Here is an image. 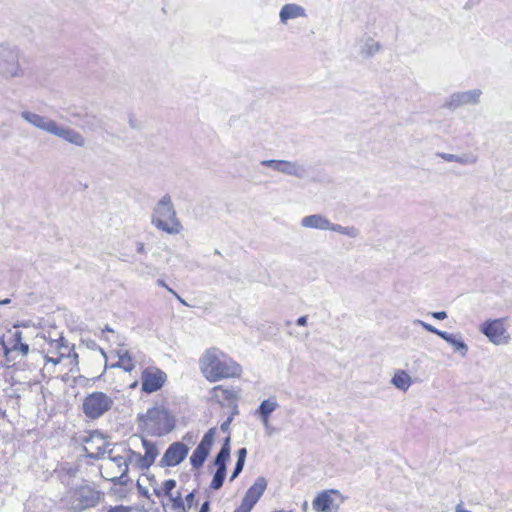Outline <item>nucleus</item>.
Listing matches in <instances>:
<instances>
[{
	"instance_id": "obj_51",
	"label": "nucleus",
	"mask_w": 512,
	"mask_h": 512,
	"mask_svg": "<svg viewBox=\"0 0 512 512\" xmlns=\"http://www.w3.org/2000/svg\"><path fill=\"white\" fill-rule=\"evenodd\" d=\"M157 282H158V284H159L160 286L166 287V285H165L164 281H162V280H158Z\"/></svg>"
},
{
	"instance_id": "obj_22",
	"label": "nucleus",
	"mask_w": 512,
	"mask_h": 512,
	"mask_svg": "<svg viewBox=\"0 0 512 512\" xmlns=\"http://www.w3.org/2000/svg\"><path fill=\"white\" fill-rule=\"evenodd\" d=\"M381 50V44L371 37H366L360 41L359 53L365 58L373 57Z\"/></svg>"
},
{
	"instance_id": "obj_18",
	"label": "nucleus",
	"mask_w": 512,
	"mask_h": 512,
	"mask_svg": "<svg viewBox=\"0 0 512 512\" xmlns=\"http://www.w3.org/2000/svg\"><path fill=\"white\" fill-rule=\"evenodd\" d=\"M132 442L135 445V442H140L145 450V454L143 459H141V469H148L155 461L156 457L159 454V451L155 444L152 442L142 438L135 436L132 438Z\"/></svg>"
},
{
	"instance_id": "obj_47",
	"label": "nucleus",
	"mask_w": 512,
	"mask_h": 512,
	"mask_svg": "<svg viewBox=\"0 0 512 512\" xmlns=\"http://www.w3.org/2000/svg\"><path fill=\"white\" fill-rule=\"evenodd\" d=\"M137 252L138 253H144L145 252V246H144V243L142 242H138L137 243Z\"/></svg>"
},
{
	"instance_id": "obj_29",
	"label": "nucleus",
	"mask_w": 512,
	"mask_h": 512,
	"mask_svg": "<svg viewBox=\"0 0 512 512\" xmlns=\"http://www.w3.org/2000/svg\"><path fill=\"white\" fill-rule=\"evenodd\" d=\"M50 348L47 351V354H52L57 352L60 355V352H66V356L69 354V347L64 344V338L59 337L58 339H52L49 342Z\"/></svg>"
},
{
	"instance_id": "obj_33",
	"label": "nucleus",
	"mask_w": 512,
	"mask_h": 512,
	"mask_svg": "<svg viewBox=\"0 0 512 512\" xmlns=\"http://www.w3.org/2000/svg\"><path fill=\"white\" fill-rule=\"evenodd\" d=\"M170 501L172 502V507L176 512H186V508L184 506V502L181 498L180 492L177 493L176 496L173 494L168 496Z\"/></svg>"
},
{
	"instance_id": "obj_23",
	"label": "nucleus",
	"mask_w": 512,
	"mask_h": 512,
	"mask_svg": "<svg viewBox=\"0 0 512 512\" xmlns=\"http://www.w3.org/2000/svg\"><path fill=\"white\" fill-rule=\"evenodd\" d=\"M332 504L333 498L327 491L318 494L317 497L313 500V508L317 511L331 512Z\"/></svg>"
},
{
	"instance_id": "obj_6",
	"label": "nucleus",
	"mask_w": 512,
	"mask_h": 512,
	"mask_svg": "<svg viewBox=\"0 0 512 512\" xmlns=\"http://www.w3.org/2000/svg\"><path fill=\"white\" fill-rule=\"evenodd\" d=\"M108 459L101 465L102 476L114 484L126 485L128 482V458L116 454L115 449L109 450Z\"/></svg>"
},
{
	"instance_id": "obj_46",
	"label": "nucleus",
	"mask_w": 512,
	"mask_h": 512,
	"mask_svg": "<svg viewBox=\"0 0 512 512\" xmlns=\"http://www.w3.org/2000/svg\"><path fill=\"white\" fill-rule=\"evenodd\" d=\"M264 427H269V416H259Z\"/></svg>"
},
{
	"instance_id": "obj_35",
	"label": "nucleus",
	"mask_w": 512,
	"mask_h": 512,
	"mask_svg": "<svg viewBox=\"0 0 512 512\" xmlns=\"http://www.w3.org/2000/svg\"><path fill=\"white\" fill-rule=\"evenodd\" d=\"M12 350L13 351H18L22 355H27L28 352H29V346H28V344L23 343V342L13 343Z\"/></svg>"
},
{
	"instance_id": "obj_44",
	"label": "nucleus",
	"mask_w": 512,
	"mask_h": 512,
	"mask_svg": "<svg viewBox=\"0 0 512 512\" xmlns=\"http://www.w3.org/2000/svg\"><path fill=\"white\" fill-rule=\"evenodd\" d=\"M297 325L305 326L307 324V316H301L296 321Z\"/></svg>"
},
{
	"instance_id": "obj_25",
	"label": "nucleus",
	"mask_w": 512,
	"mask_h": 512,
	"mask_svg": "<svg viewBox=\"0 0 512 512\" xmlns=\"http://www.w3.org/2000/svg\"><path fill=\"white\" fill-rule=\"evenodd\" d=\"M391 383L401 391H407L412 384L410 375L405 371H398L393 376Z\"/></svg>"
},
{
	"instance_id": "obj_3",
	"label": "nucleus",
	"mask_w": 512,
	"mask_h": 512,
	"mask_svg": "<svg viewBox=\"0 0 512 512\" xmlns=\"http://www.w3.org/2000/svg\"><path fill=\"white\" fill-rule=\"evenodd\" d=\"M101 496L102 492L94 486L82 483L70 488L62 501L68 509L74 512H82L96 507L100 502Z\"/></svg>"
},
{
	"instance_id": "obj_13",
	"label": "nucleus",
	"mask_w": 512,
	"mask_h": 512,
	"mask_svg": "<svg viewBox=\"0 0 512 512\" xmlns=\"http://www.w3.org/2000/svg\"><path fill=\"white\" fill-rule=\"evenodd\" d=\"M261 165L269 167L279 173H282V174H285L288 176H294L297 178H304L307 174V170H306L305 166L298 162L271 159V160L261 161Z\"/></svg>"
},
{
	"instance_id": "obj_43",
	"label": "nucleus",
	"mask_w": 512,
	"mask_h": 512,
	"mask_svg": "<svg viewBox=\"0 0 512 512\" xmlns=\"http://www.w3.org/2000/svg\"><path fill=\"white\" fill-rule=\"evenodd\" d=\"M193 501H194V493L191 492L189 493L187 496H186V502H187V505H188V508H190L193 504Z\"/></svg>"
},
{
	"instance_id": "obj_15",
	"label": "nucleus",
	"mask_w": 512,
	"mask_h": 512,
	"mask_svg": "<svg viewBox=\"0 0 512 512\" xmlns=\"http://www.w3.org/2000/svg\"><path fill=\"white\" fill-rule=\"evenodd\" d=\"M216 428L209 429L203 436L193 454L190 457V463L194 468H200L205 462L214 441Z\"/></svg>"
},
{
	"instance_id": "obj_37",
	"label": "nucleus",
	"mask_w": 512,
	"mask_h": 512,
	"mask_svg": "<svg viewBox=\"0 0 512 512\" xmlns=\"http://www.w3.org/2000/svg\"><path fill=\"white\" fill-rule=\"evenodd\" d=\"M244 464L245 463H241V462H238V461L236 462L234 471H233V473H232V475L230 477V481H233L234 479H236L238 477V475L243 470Z\"/></svg>"
},
{
	"instance_id": "obj_26",
	"label": "nucleus",
	"mask_w": 512,
	"mask_h": 512,
	"mask_svg": "<svg viewBox=\"0 0 512 512\" xmlns=\"http://www.w3.org/2000/svg\"><path fill=\"white\" fill-rule=\"evenodd\" d=\"M327 230L346 235L350 238H357L360 235V230L355 226H342L331 221H329Z\"/></svg>"
},
{
	"instance_id": "obj_9",
	"label": "nucleus",
	"mask_w": 512,
	"mask_h": 512,
	"mask_svg": "<svg viewBox=\"0 0 512 512\" xmlns=\"http://www.w3.org/2000/svg\"><path fill=\"white\" fill-rule=\"evenodd\" d=\"M507 318L488 319L480 324L479 330L494 345H507L511 336L505 326Z\"/></svg>"
},
{
	"instance_id": "obj_27",
	"label": "nucleus",
	"mask_w": 512,
	"mask_h": 512,
	"mask_svg": "<svg viewBox=\"0 0 512 512\" xmlns=\"http://www.w3.org/2000/svg\"><path fill=\"white\" fill-rule=\"evenodd\" d=\"M212 397L217 400L218 402H221L223 400H231L236 398V393L232 389L224 388L223 386H215L212 391Z\"/></svg>"
},
{
	"instance_id": "obj_7",
	"label": "nucleus",
	"mask_w": 512,
	"mask_h": 512,
	"mask_svg": "<svg viewBox=\"0 0 512 512\" xmlns=\"http://www.w3.org/2000/svg\"><path fill=\"white\" fill-rule=\"evenodd\" d=\"M0 74L6 79L19 78L24 75L17 46L8 43L0 44Z\"/></svg>"
},
{
	"instance_id": "obj_31",
	"label": "nucleus",
	"mask_w": 512,
	"mask_h": 512,
	"mask_svg": "<svg viewBox=\"0 0 512 512\" xmlns=\"http://www.w3.org/2000/svg\"><path fill=\"white\" fill-rule=\"evenodd\" d=\"M175 486H176V481L173 479H169L163 483V486L161 489L154 488V493L158 497H160L161 495H165L168 497V496L172 495V490L175 488Z\"/></svg>"
},
{
	"instance_id": "obj_39",
	"label": "nucleus",
	"mask_w": 512,
	"mask_h": 512,
	"mask_svg": "<svg viewBox=\"0 0 512 512\" xmlns=\"http://www.w3.org/2000/svg\"><path fill=\"white\" fill-rule=\"evenodd\" d=\"M247 456V449L241 448L237 451V461L241 463H245V459Z\"/></svg>"
},
{
	"instance_id": "obj_30",
	"label": "nucleus",
	"mask_w": 512,
	"mask_h": 512,
	"mask_svg": "<svg viewBox=\"0 0 512 512\" xmlns=\"http://www.w3.org/2000/svg\"><path fill=\"white\" fill-rule=\"evenodd\" d=\"M226 476V469L223 468H217L213 479L211 481L210 487L214 490H218L222 487L224 479Z\"/></svg>"
},
{
	"instance_id": "obj_24",
	"label": "nucleus",
	"mask_w": 512,
	"mask_h": 512,
	"mask_svg": "<svg viewBox=\"0 0 512 512\" xmlns=\"http://www.w3.org/2000/svg\"><path fill=\"white\" fill-rule=\"evenodd\" d=\"M230 458V436H228L214 459V465L217 468L226 469V462Z\"/></svg>"
},
{
	"instance_id": "obj_21",
	"label": "nucleus",
	"mask_w": 512,
	"mask_h": 512,
	"mask_svg": "<svg viewBox=\"0 0 512 512\" xmlns=\"http://www.w3.org/2000/svg\"><path fill=\"white\" fill-rule=\"evenodd\" d=\"M437 156L441 157L447 162H457L462 165H474L477 163L478 158L473 153H464L461 155L439 152Z\"/></svg>"
},
{
	"instance_id": "obj_48",
	"label": "nucleus",
	"mask_w": 512,
	"mask_h": 512,
	"mask_svg": "<svg viewBox=\"0 0 512 512\" xmlns=\"http://www.w3.org/2000/svg\"><path fill=\"white\" fill-rule=\"evenodd\" d=\"M455 512H470L466 508H464L463 504H458L455 508Z\"/></svg>"
},
{
	"instance_id": "obj_50",
	"label": "nucleus",
	"mask_w": 512,
	"mask_h": 512,
	"mask_svg": "<svg viewBox=\"0 0 512 512\" xmlns=\"http://www.w3.org/2000/svg\"><path fill=\"white\" fill-rule=\"evenodd\" d=\"M11 302V300L9 298H6L4 300H0V305H6V304H9Z\"/></svg>"
},
{
	"instance_id": "obj_38",
	"label": "nucleus",
	"mask_w": 512,
	"mask_h": 512,
	"mask_svg": "<svg viewBox=\"0 0 512 512\" xmlns=\"http://www.w3.org/2000/svg\"><path fill=\"white\" fill-rule=\"evenodd\" d=\"M131 510L132 509L130 507L118 505V506L110 507L108 512H131Z\"/></svg>"
},
{
	"instance_id": "obj_53",
	"label": "nucleus",
	"mask_w": 512,
	"mask_h": 512,
	"mask_svg": "<svg viewBox=\"0 0 512 512\" xmlns=\"http://www.w3.org/2000/svg\"><path fill=\"white\" fill-rule=\"evenodd\" d=\"M303 508H304V510H306V509H307V502H304V504H303Z\"/></svg>"
},
{
	"instance_id": "obj_1",
	"label": "nucleus",
	"mask_w": 512,
	"mask_h": 512,
	"mask_svg": "<svg viewBox=\"0 0 512 512\" xmlns=\"http://www.w3.org/2000/svg\"><path fill=\"white\" fill-rule=\"evenodd\" d=\"M199 368L209 382L238 378L242 367L216 347L207 349L199 359Z\"/></svg>"
},
{
	"instance_id": "obj_20",
	"label": "nucleus",
	"mask_w": 512,
	"mask_h": 512,
	"mask_svg": "<svg viewBox=\"0 0 512 512\" xmlns=\"http://www.w3.org/2000/svg\"><path fill=\"white\" fill-rule=\"evenodd\" d=\"M329 219L322 214H312L302 218L301 226L308 229L327 230Z\"/></svg>"
},
{
	"instance_id": "obj_49",
	"label": "nucleus",
	"mask_w": 512,
	"mask_h": 512,
	"mask_svg": "<svg viewBox=\"0 0 512 512\" xmlns=\"http://www.w3.org/2000/svg\"><path fill=\"white\" fill-rule=\"evenodd\" d=\"M168 290H169L170 292H172V293H173V294L178 298V300H179L182 304H184V305H186V306L188 305V304H187V303H186L182 298H180V297H179V296H178V295H177V294H176L172 289H168Z\"/></svg>"
},
{
	"instance_id": "obj_8",
	"label": "nucleus",
	"mask_w": 512,
	"mask_h": 512,
	"mask_svg": "<svg viewBox=\"0 0 512 512\" xmlns=\"http://www.w3.org/2000/svg\"><path fill=\"white\" fill-rule=\"evenodd\" d=\"M114 405V398L102 391H94L88 394L82 403L84 415L96 420L111 410Z\"/></svg>"
},
{
	"instance_id": "obj_11",
	"label": "nucleus",
	"mask_w": 512,
	"mask_h": 512,
	"mask_svg": "<svg viewBox=\"0 0 512 512\" xmlns=\"http://www.w3.org/2000/svg\"><path fill=\"white\" fill-rule=\"evenodd\" d=\"M413 324L420 325L426 331L438 335L439 337H441L443 340H445L447 343H449L453 347L454 352L459 353L462 357L466 356L469 348H468V345L462 340L461 336H457V335H453V334H450L445 331H441L420 319L414 320Z\"/></svg>"
},
{
	"instance_id": "obj_10",
	"label": "nucleus",
	"mask_w": 512,
	"mask_h": 512,
	"mask_svg": "<svg viewBox=\"0 0 512 512\" xmlns=\"http://www.w3.org/2000/svg\"><path fill=\"white\" fill-rule=\"evenodd\" d=\"M83 443L86 456L91 459H102L109 453V450L114 449V445L98 431L90 433L83 439Z\"/></svg>"
},
{
	"instance_id": "obj_32",
	"label": "nucleus",
	"mask_w": 512,
	"mask_h": 512,
	"mask_svg": "<svg viewBox=\"0 0 512 512\" xmlns=\"http://www.w3.org/2000/svg\"><path fill=\"white\" fill-rule=\"evenodd\" d=\"M118 366L122 367L125 371L130 372L134 368L132 359L127 351L119 355Z\"/></svg>"
},
{
	"instance_id": "obj_5",
	"label": "nucleus",
	"mask_w": 512,
	"mask_h": 512,
	"mask_svg": "<svg viewBox=\"0 0 512 512\" xmlns=\"http://www.w3.org/2000/svg\"><path fill=\"white\" fill-rule=\"evenodd\" d=\"M138 420L145 430L152 435H164L173 429V420L164 408L153 407L145 414L138 416Z\"/></svg>"
},
{
	"instance_id": "obj_12",
	"label": "nucleus",
	"mask_w": 512,
	"mask_h": 512,
	"mask_svg": "<svg viewBox=\"0 0 512 512\" xmlns=\"http://www.w3.org/2000/svg\"><path fill=\"white\" fill-rule=\"evenodd\" d=\"M267 488V480L264 477H258L253 485L247 490L242 499L241 505L233 512H251L255 504L261 498Z\"/></svg>"
},
{
	"instance_id": "obj_45",
	"label": "nucleus",
	"mask_w": 512,
	"mask_h": 512,
	"mask_svg": "<svg viewBox=\"0 0 512 512\" xmlns=\"http://www.w3.org/2000/svg\"><path fill=\"white\" fill-rule=\"evenodd\" d=\"M210 511V503L206 501L202 504L199 512H209Z\"/></svg>"
},
{
	"instance_id": "obj_19",
	"label": "nucleus",
	"mask_w": 512,
	"mask_h": 512,
	"mask_svg": "<svg viewBox=\"0 0 512 512\" xmlns=\"http://www.w3.org/2000/svg\"><path fill=\"white\" fill-rule=\"evenodd\" d=\"M306 16L305 8L295 3L285 4L279 12V18L282 24H287L289 20L304 18Z\"/></svg>"
},
{
	"instance_id": "obj_14",
	"label": "nucleus",
	"mask_w": 512,
	"mask_h": 512,
	"mask_svg": "<svg viewBox=\"0 0 512 512\" xmlns=\"http://www.w3.org/2000/svg\"><path fill=\"white\" fill-rule=\"evenodd\" d=\"M481 95L482 90L480 89L455 92L448 97L445 106L455 110L466 105H476L480 102Z\"/></svg>"
},
{
	"instance_id": "obj_16",
	"label": "nucleus",
	"mask_w": 512,
	"mask_h": 512,
	"mask_svg": "<svg viewBox=\"0 0 512 512\" xmlns=\"http://www.w3.org/2000/svg\"><path fill=\"white\" fill-rule=\"evenodd\" d=\"M166 381V374L156 368H147L142 372V390L147 393L158 391Z\"/></svg>"
},
{
	"instance_id": "obj_4",
	"label": "nucleus",
	"mask_w": 512,
	"mask_h": 512,
	"mask_svg": "<svg viewBox=\"0 0 512 512\" xmlns=\"http://www.w3.org/2000/svg\"><path fill=\"white\" fill-rule=\"evenodd\" d=\"M151 223L158 229L170 235L179 234L182 224L176 216L171 197L164 195L156 204Z\"/></svg>"
},
{
	"instance_id": "obj_17",
	"label": "nucleus",
	"mask_w": 512,
	"mask_h": 512,
	"mask_svg": "<svg viewBox=\"0 0 512 512\" xmlns=\"http://www.w3.org/2000/svg\"><path fill=\"white\" fill-rule=\"evenodd\" d=\"M189 448L181 442L171 444L161 459L162 466H176L181 463L187 456Z\"/></svg>"
},
{
	"instance_id": "obj_28",
	"label": "nucleus",
	"mask_w": 512,
	"mask_h": 512,
	"mask_svg": "<svg viewBox=\"0 0 512 512\" xmlns=\"http://www.w3.org/2000/svg\"><path fill=\"white\" fill-rule=\"evenodd\" d=\"M278 403L275 399L269 398L267 400L262 401L259 405L255 414L258 416H270V414L278 408Z\"/></svg>"
},
{
	"instance_id": "obj_36",
	"label": "nucleus",
	"mask_w": 512,
	"mask_h": 512,
	"mask_svg": "<svg viewBox=\"0 0 512 512\" xmlns=\"http://www.w3.org/2000/svg\"><path fill=\"white\" fill-rule=\"evenodd\" d=\"M65 356H66V352H60V355H58L57 357L50 356V354H47L45 356V360L47 363H52L53 365H57L62 361V359Z\"/></svg>"
},
{
	"instance_id": "obj_34",
	"label": "nucleus",
	"mask_w": 512,
	"mask_h": 512,
	"mask_svg": "<svg viewBox=\"0 0 512 512\" xmlns=\"http://www.w3.org/2000/svg\"><path fill=\"white\" fill-rule=\"evenodd\" d=\"M124 452H125L124 456H126L128 458V462L135 461L137 463V465L141 468V459H143V456L140 453L135 452L131 449H124Z\"/></svg>"
},
{
	"instance_id": "obj_41",
	"label": "nucleus",
	"mask_w": 512,
	"mask_h": 512,
	"mask_svg": "<svg viewBox=\"0 0 512 512\" xmlns=\"http://www.w3.org/2000/svg\"><path fill=\"white\" fill-rule=\"evenodd\" d=\"M231 421H232V418L229 417L226 421H224L222 424H221V430L226 432L229 430V426L231 424Z\"/></svg>"
},
{
	"instance_id": "obj_52",
	"label": "nucleus",
	"mask_w": 512,
	"mask_h": 512,
	"mask_svg": "<svg viewBox=\"0 0 512 512\" xmlns=\"http://www.w3.org/2000/svg\"><path fill=\"white\" fill-rule=\"evenodd\" d=\"M104 331L112 332L113 330L107 325L104 329Z\"/></svg>"
},
{
	"instance_id": "obj_42",
	"label": "nucleus",
	"mask_w": 512,
	"mask_h": 512,
	"mask_svg": "<svg viewBox=\"0 0 512 512\" xmlns=\"http://www.w3.org/2000/svg\"><path fill=\"white\" fill-rule=\"evenodd\" d=\"M22 342V333L20 331H16L13 334V343H19Z\"/></svg>"
},
{
	"instance_id": "obj_40",
	"label": "nucleus",
	"mask_w": 512,
	"mask_h": 512,
	"mask_svg": "<svg viewBox=\"0 0 512 512\" xmlns=\"http://www.w3.org/2000/svg\"><path fill=\"white\" fill-rule=\"evenodd\" d=\"M431 316L438 320H444L447 318V313L445 311L432 312Z\"/></svg>"
},
{
	"instance_id": "obj_2",
	"label": "nucleus",
	"mask_w": 512,
	"mask_h": 512,
	"mask_svg": "<svg viewBox=\"0 0 512 512\" xmlns=\"http://www.w3.org/2000/svg\"><path fill=\"white\" fill-rule=\"evenodd\" d=\"M21 117L32 126L54 135L66 142L78 147H83L86 143L85 138L76 130L68 126L59 125L49 117L39 115L31 111H22Z\"/></svg>"
}]
</instances>
